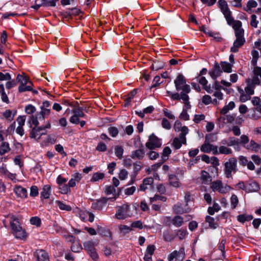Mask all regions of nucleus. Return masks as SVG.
I'll return each instance as SVG.
<instances>
[{
    "mask_svg": "<svg viewBox=\"0 0 261 261\" xmlns=\"http://www.w3.org/2000/svg\"><path fill=\"white\" fill-rule=\"evenodd\" d=\"M10 223L13 230V233L16 238L23 239L27 237V233L20 226L17 217L14 215L11 216Z\"/></svg>",
    "mask_w": 261,
    "mask_h": 261,
    "instance_id": "1",
    "label": "nucleus"
},
{
    "mask_svg": "<svg viewBox=\"0 0 261 261\" xmlns=\"http://www.w3.org/2000/svg\"><path fill=\"white\" fill-rule=\"evenodd\" d=\"M238 171L237 160L236 158H229L224 163V173L226 178H232V174Z\"/></svg>",
    "mask_w": 261,
    "mask_h": 261,
    "instance_id": "2",
    "label": "nucleus"
},
{
    "mask_svg": "<svg viewBox=\"0 0 261 261\" xmlns=\"http://www.w3.org/2000/svg\"><path fill=\"white\" fill-rule=\"evenodd\" d=\"M210 188L214 192H218L223 194H226L233 189L230 186L224 184L220 180L212 182Z\"/></svg>",
    "mask_w": 261,
    "mask_h": 261,
    "instance_id": "3",
    "label": "nucleus"
},
{
    "mask_svg": "<svg viewBox=\"0 0 261 261\" xmlns=\"http://www.w3.org/2000/svg\"><path fill=\"white\" fill-rule=\"evenodd\" d=\"M176 90H181L182 92L189 93L191 90L190 86L186 84V81L182 74H178L174 81Z\"/></svg>",
    "mask_w": 261,
    "mask_h": 261,
    "instance_id": "4",
    "label": "nucleus"
},
{
    "mask_svg": "<svg viewBox=\"0 0 261 261\" xmlns=\"http://www.w3.org/2000/svg\"><path fill=\"white\" fill-rule=\"evenodd\" d=\"M130 206L125 203L117 207V211L115 214V217L119 220H123L130 217Z\"/></svg>",
    "mask_w": 261,
    "mask_h": 261,
    "instance_id": "5",
    "label": "nucleus"
},
{
    "mask_svg": "<svg viewBox=\"0 0 261 261\" xmlns=\"http://www.w3.org/2000/svg\"><path fill=\"white\" fill-rule=\"evenodd\" d=\"M228 24L231 25L234 30L235 36L237 39L245 40L244 37V30L242 28V23L241 21L233 19L230 23Z\"/></svg>",
    "mask_w": 261,
    "mask_h": 261,
    "instance_id": "6",
    "label": "nucleus"
},
{
    "mask_svg": "<svg viewBox=\"0 0 261 261\" xmlns=\"http://www.w3.org/2000/svg\"><path fill=\"white\" fill-rule=\"evenodd\" d=\"M218 5L221 12L223 14L228 23H230L233 19L231 13L229 10L227 2L225 0H219Z\"/></svg>",
    "mask_w": 261,
    "mask_h": 261,
    "instance_id": "7",
    "label": "nucleus"
},
{
    "mask_svg": "<svg viewBox=\"0 0 261 261\" xmlns=\"http://www.w3.org/2000/svg\"><path fill=\"white\" fill-rule=\"evenodd\" d=\"M51 105L49 101H44L40 107L41 111L38 113V118L40 120H43L47 118L51 112Z\"/></svg>",
    "mask_w": 261,
    "mask_h": 261,
    "instance_id": "8",
    "label": "nucleus"
},
{
    "mask_svg": "<svg viewBox=\"0 0 261 261\" xmlns=\"http://www.w3.org/2000/svg\"><path fill=\"white\" fill-rule=\"evenodd\" d=\"M73 115L69 118V121L73 124H78L80 122V118L85 117L83 109L80 107H74L72 110Z\"/></svg>",
    "mask_w": 261,
    "mask_h": 261,
    "instance_id": "9",
    "label": "nucleus"
},
{
    "mask_svg": "<svg viewBox=\"0 0 261 261\" xmlns=\"http://www.w3.org/2000/svg\"><path fill=\"white\" fill-rule=\"evenodd\" d=\"M161 145V140L153 134L150 135L148 141L145 144L146 147L150 150L160 148Z\"/></svg>",
    "mask_w": 261,
    "mask_h": 261,
    "instance_id": "10",
    "label": "nucleus"
},
{
    "mask_svg": "<svg viewBox=\"0 0 261 261\" xmlns=\"http://www.w3.org/2000/svg\"><path fill=\"white\" fill-rule=\"evenodd\" d=\"M185 257V250L184 248H180L178 251L174 250L168 256V261H183Z\"/></svg>",
    "mask_w": 261,
    "mask_h": 261,
    "instance_id": "11",
    "label": "nucleus"
},
{
    "mask_svg": "<svg viewBox=\"0 0 261 261\" xmlns=\"http://www.w3.org/2000/svg\"><path fill=\"white\" fill-rule=\"evenodd\" d=\"M84 249L86 250L93 259H97L98 257L95 251L94 244L90 241H86L83 244Z\"/></svg>",
    "mask_w": 261,
    "mask_h": 261,
    "instance_id": "12",
    "label": "nucleus"
},
{
    "mask_svg": "<svg viewBox=\"0 0 261 261\" xmlns=\"http://www.w3.org/2000/svg\"><path fill=\"white\" fill-rule=\"evenodd\" d=\"M200 150L204 153L212 152L213 154H218V147L206 142L202 145Z\"/></svg>",
    "mask_w": 261,
    "mask_h": 261,
    "instance_id": "13",
    "label": "nucleus"
},
{
    "mask_svg": "<svg viewBox=\"0 0 261 261\" xmlns=\"http://www.w3.org/2000/svg\"><path fill=\"white\" fill-rule=\"evenodd\" d=\"M222 73V71L218 63H216L208 72L210 76L214 80H216L218 77L220 76Z\"/></svg>",
    "mask_w": 261,
    "mask_h": 261,
    "instance_id": "14",
    "label": "nucleus"
},
{
    "mask_svg": "<svg viewBox=\"0 0 261 261\" xmlns=\"http://www.w3.org/2000/svg\"><path fill=\"white\" fill-rule=\"evenodd\" d=\"M115 197L112 198H107L105 197L101 198L92 203V207L95 210H101L102 207L106 204L109 200H115Z\"/></svg>",
    "mask_w": 261,
    "mask_h": 261,
    "instance_id": "15",
    "label": "nucleus"
},
{
    "mask_svg": "<svg viewBox=\"0 0 261 261\" xmlns=\"http://www.w3.org/2000/svg\"><path fill=\"white\" fill-rule=\"evenodd\" d=\"M192 210V208L190 206H186V205L181 203H177L175 204L173 207V211L175 214H182L184 213H189Z\"/></svg>",
    "mask_w": 261,
    "mask_h": 261,
    "instance_id": "16",
    "label": "nucleus"
},
{
    "mask_svg": "<svg viewBox=\"0 0 261 261\" xmlns=\"http://www.w3.org/2000/svg\"><path fill=\"white\" fill-rule=\"evenodd\" d=\"M170 96L173 100H182L183 102L187 105L189 103V96L187 93L181 92L180 94L178 93H171Z\"/></svg>",
    "mask_w": 261,
    "mask_h": 261,
    "instance_id": "17",
    "label": "nucleus"
},
{
    "mask_svg": "<svg viewBox=\"0 0 261 261\" xmlns=\"http://www.w3.org/2000/svg\"><path fill=\"white\" fill-rule=\"evenodd\" d=\"M13 191L17 197L22 199H25L28 197V191L27 189L20 186H16Z\"/></svg>",
    "mask_w": 261,
    "mask_h": 261,
    "instance_id": "18",
    "label": "nucleus"
},
{
    "mask_svg": "<svg viewBox=\"0 0 261 261\" xmlns=\"http://www.w3.org/2000/svg\"><path fill=\"white\" fill-rule=\"evenodd\" d=\"M43 128L39 126L32 128L30 133V137L39 140L42 135L45 134V132H43Z\"/></svg>",
    "mask_w": 261,
    "mask_h": 261,
    "instance_id": "19",
    "label": "nucleus"
},
{
    "mask_svg": "<svg viewBox=\"0 0 261 261\" xmlns=\"http://www.w3.org/2000/svg\"><path fill=\"white\" fill-rule=\"evenodd\" d=\"M36 261H49L48 253L43 250H38L35 252Z\"/></svg>",
    "mask_w": 261,
    "mask_h": 261,
    "instance_id": "20",
    "label": "nucleus"
},
{
    "mask_svg": "<svg viewBox=\"0 0 261 261\" xmlns=\"http://www.w3.org/2000/svg\"><path fill=\"white\" fill-rule=\"evenodd\" d=\"M197 81L202 86L203 89H204L207 93H212L213 90L211 88V85H207L208 81L204 76H198L197 77Z\"/></svg>",
    "mask_w": 261,
    "mask_h": 261,
    "instance_id": "21",
    "label": "nucleus"
},
{
    "mask_svg": "<svg viewBox=\"0 0 261 261\" xmlns=\"http://www.w3.org/2000/svg\"><path fill=\"white\" fill-rule=\"evenodd\" d=\"M253 75L251 80L252 84L257 85L261 84L258 79V76L261 79V67L258 66L255 67L253 69Z\"/></svg>",
    "mask_w": 261,
    "mask_h": 261,
    "instance_id": "22",
    "label": "nucleus"
},
{
    "mask_svg": "<svg viewBox=\"0 0 261 261\" xmlns=\"http://www.w3.org/2000/svg\"><path fill=\"white\" fill-rule=\"evenodd\" d=\"M82 177V174L79 173H75L71 175V178L69 180L68 185L69 187L73 188L76 186V183L80 181Z\"/></svg>",
    "mask_w": 261,
    "mask_h": 261,
    "instance_id": "23",
    "label": "nucleus"
},
{
    "mask_svg": "<svg viewBox=\"0 0 261 261\" xmlns=\"http://www.w3.org/2000/svg\"><path fill=\"white\" fill-rule=\"evenodd\" d=\"M236 115L234 114L222 115L218 119V120L219 121H222L223 123H231L234 121Z\"/></svg>",
    "mask_w": 261,
    "mask_h": 261,
    "instance_id": "24",
    "label": "nucleus"
},
{
    "mask_svg": "<svg viewBox=\"0 0 261 261\" xmlns=\"http://www.w3.org/2000/svg\"><path fill=\"white\" fill-rule=\"evenodd\" d=\"M259 189L258 184L254 181H249L247 182L246 192H254L258 191Z\"/></svg>",
    "mask_w": 261,
    "mask_h": 261,
    "instance_id": "25",
    "label": "nucleus"
},
{
    "mask_svg": "<svg viewBox=\"0 0 261 261\" xmlns=\"http://www.w3.org/2000/svg\"><path fill=\"white\" fill-rule=\"evenodd\" d=\"M51 194V186L49 185H44L42 188V190L40 193V197L47 199L49 198Z\"/></svg>",
    "mask_w": 261,
    "mask_h": 261,
    "instance_id": "26",
    "label": "nucleus"
},
{
    "mask_svg": "<svg viewBox=\"0 0 261 261\" xmlns=\"http://www.w3.org/2000/svg\"><path fill=\"white\" fill-rule=\"evenodd\" d=\"M245 42V40L236 39L233 43L232 46L230 48V51L233 53L238 52L239 48H240Z\"/></svg>",
    "mask_w": 261,
    "mask_h": 261,
    "instance_id": "27",
    "label": "nucleus"
},
{
    "mask_svg": "<svg viewBox=\"0 0 261 261\" xmlns=\"http://www.w3.org/2000/svg\"><path fill=\"white\" fill-rule=\"evenodd\" d=\"M145 155V151L143 148L132 151L130 156L133 159L142 160Z\"/></svg>",
    "mask_w": 261,
    "mask_h": 261,
    "instance_id": "28",
    "label": "nucleus"
},
{
    "mask_svg": "<svg viewBox=\"0 0 261 261\" xmlns=\"http://www.w3.org/2000/svg\"><path fill=\"white\" fill-rule=\"evenodd\" d=\"M169 182L171 186L175 188H179L181 186V184L179 181L177 177L173 174L169 175Z\"/></svg>",
    "mask_w": 261,
    "mask_h": 261,
    "instance_id": "29",
    "label": "nucleus"
},
{
    "mask_svg": "<svg viewBox=\"0 0 261 261\" xmlns=\"http://www.w3.org/2000/svg\"><path fill=\"white\" fill-rule=\"evenodd\" d=\"M245 148L248 150L257 152L259 151L260 147L257 143L254 142V141L251 140L247 145H245Z\"/></svg>",
    "mask_w": 261,
    "mask_h": 261,
    "instance_id": "30",
    "label": "nucleus"
},
{
    "mask_svg": "<svg viewBox=\"0 0 261 261\" xmlns=\"http://www.w3.org/2000/svg\"><path fill=\"white\" fill-rule=\"evenodd\" d=\"M202 101L206 105L212 103L217 105L219 103V101L216 98L212 99L211 96L208 95H205L202 98Z\"/></svg>",
    "mask_w": 261,
    "mask_h": 261,
    "instance_id": "31",
    "label": "nucleus"
},
{
    "mask_svg": "<svg viewBox=\"0 0 261 261\" xmlns=\"http://www.w3.org/2000/svg\"><path fill=\"white\" fill-rule=\"evenodd\" d=\"M200 179L203 184H207L212 180V178L207 171L202 170L201 172Z\"/></svg>",
    "mask_w": 261,
    "mask_h": 261,
    "instance_id": "32",
    "label": "nucleus"
},
{
    "mask_svg": "<svg viewBox=\"0 0 261 261\" xmlns=\"http://www.w3.org/2000/svg\"><path fill=\"white\" fill-rule=\"evenodd\" d=\"M236 106L235 103L233 101H230L228 105H225L221 110L220 113L221 115L226 114L229 111L232 110Z\"/></svg>",
    "mask_w": 261,
    "mask_h": 261,
    "instance_id": "33",
    "label": "nucleus"
},
{
    "mask_svg": "<svg viewBox=\"0 0 261 261\" xmlns=\"http://www.w3.org/2000/svg\"><path fill=\"white\" fill-rule=\"evenodd\" d=\"M16 81L17 82L20 83V85H32V83L29 81V79L25 76L24 74L22 75L18 74L16 77Z\"/></svg>",
    "mask_w": 261,
    "mask_h": 261,
    "instance_id": "34",
    "label": "nucleus"
},
{
    "mask_svg": "<svg viewBox=\"0 0 261 261\" xmlns=\"http://www.w3.org/2000/svg\"><path fill=\"white\" fill-rule=\"evenodd\" d=\"M238 91L239 92L240 96V100L242 102H245L248 100H250L251 98V96L248 94L246 93L243 90L241 89L240 88H238Z\"/></svg>",
    "mask_w": 261,
    "mask_h": 261,
    "instance_id": "35",
    "label": "nucleus"
},
{
    "mask_svg": "<svg viewBox=\"0 0 261 261\" xmlns=\"http://www.w3.org/2000/svg\"><path fill=\"white\" fill-rule=\"evenodd\" d=\"M220 65L222 69L224 72L227 73H230L232 72V64L227 62L222 61L220 63Z\"/></svg>",
    "mask_w": 261,
    "mask_h": 261,
    "instance_id": "36",
    "label": "nucleus"
},
{
    "mask_svg": "<svg viewBox=\"0 0 261 261\" xmlns=\"http://www.w3.org/2000/svg\"><path fill=\"white\" fill-rule=\"evenodd\" d=\"M10 150V147L8 142H3L0 144V155H3Z\"/></svg>",
    "mask_w": 261,
    "mask_h": 261,
    "instance_id": "37",
    "label": "nucleus"
},
{
    "mask_svg": "<svg viewBox=\"0 0 261 261\" xmlns=\"http://www.w3.org/2000/svg\"><path fill=\"white\" fill-rule=\"evenodd\" d=\"M250 79H248L247 80L248 82V85L246 87H245L244 91L248 94L249 96H251L252 95L254 94V84H252V82H251V83H249Z\"/></svg>",
    "mask_w": 261,
    "mask_h": 261,
    "instance_id": "38",
    "label": "nucleus"
},
{
    "mask_svg": "<svg viewBox=\"0 0 261 261\" xmlns=\"http://www.w3.org/2000/svg\"><path fill=\"white\" fill-rule=\"evenodd\" d=\"M171 221L175 226L179 227L182 225L184 223V218L181 216H176L171 220Z\"/></svg>",
    "mask_w": 261,
    "mask_h": 261,
    "instance_id": "39",
    "label": "nucleus"
},
{
    "mask_svg": "<svg viewBox=\"0 0 261 261\" xmlns=\"http://www.w3.org/2000/svg\"><path fill=\"white\" fill-rule=\"evenodd\" d=\"M182 144H186V141L185 142L182 141V140L180 138L179 136L178 138H175L173 140L172 145L176 149H179Z\"/></svg>",
    "mask_w": 261,
    "mask_h": 261,
    "instance_id": "40",
    "label": "nucleus"
},
{
    "mask_svg": "<svg viewBox=\"0 0 261 261\" xmlns=\"http://www.w3.org/2000/svg\"><path fill=\"white\" fill-rule=\"evenodd\" d=\"M232 153V150L225 146H220L218 149V154H223L225 155L231 154Z\"/></svg>",
    "mask_w": 261,
    "mask_h": 261,
    "instance_id": "41",
    "label": "nucleus"
},
{
    "mask_svg": "<svg viewBox=\"0 0 261 261\" xmlns=\"http://www.w3.org/2000/svg\"><path fill=\"white\" fill-rule=\"evenodd\" d=\"M252 219L253 216L252 215L246 214L240 215L238 216V220L241 223H244L246 221H249Z\"/></svg>",
    "mask_w": 261,
    "mask_h": 261,
    "instance_id": "42",
    "label": "nucleus"
},
{
    "mask_svg": "<svg viewBox=\"0 0 261 261\" xmlns=\"http://www.w3.org/2000/svg\"><path fill=\"white\" fill-rule=\"evenodd\" d=\"M14 115L10 110H7L2 113L3 117L10 122L13 119Z\"/></svg>",
    "mask_w": 261,
    "mask_h": 261,
    "instance_id": "43",
    "label": "nucleus"
},
{
    "mask_svg": "<svg viewBox=\"0 0 261 261\" xmlns=\"http://www.w3.org/2000/svg\"><path fill=\"white\" fill-rule=\"evenodd\" d=\"M171 150L170 147L167 146L164 148L162 155V160H163V162H165L168 160L169 155L171 154Z\"/></svg>",
    "mask_w": 261,
    "mask_h": 261,
    "instance_id": "44",
    "label": "nucleus"
},
{
    "mask_svg": "<svg viewBox=\"0 0 261 261\" xmlns=\"http://www.w3.org/2000/svg\"><path fill=\"white\" fill-rule=\"evenodd\" d=\"M56 203L60 208V209L62 210H65L67 211H70L71 210V207L70 205H67L60 200L56 201Z\"/></svg>",
    "mask_w": 261,
    "mask_h": 261,
    "instance_id": "45",
    "label": "nucleus"
},
{
    "mask_svg": "<svg viewBox=\"0 0 261 261\" xmlns=\"http://www.w3.org/2000/svg\"><path fill=\"white\" fill-rule=\"evenodd\" d=\"M239 204V199L235 194H232L230 197V205L232 209H235Z\"/></svg>",
    "mask_w": 261,
    "mask_h": 261,
    "instance_id": "46",
    "label": "nucleus"
},
{
    "mask_svg": "<svg viewBox=\"0 0 261 261\" xmlns=\"http://www.w3.org/2000/svg\"><path fill=\"white\" fill-rule=\"evenodd\" d=\"M220 210V205L217 203H214L212 206H210L208 208L207 211L210 215H213L215 212H218Z\"/></svg>",
    "mask_w": 261,
    "mask_h": 261,
    "instance_id": "47",
    "label": "nucleus"
},
{
    "mask_svg": "<svg viewBox=\"0 0 261 261\" xmlns=\"http://www.w3.org/2000/svg\"><path fill=\"white\" fill-rule=\"evenodd\" d=\"M257 6V3L254 0H250L247 2L246 7L244 8V10L248 12L251 8H256Z\"/></svg>",
    "mask_w": 261,
    "mask_h": 261,
    "instance_id": "48",
    "label": "nucleus"
},
{
    "mask_svg": "<svg viewBox=\"0 0 261 261\" xmlns=\"http://www.w3.org/2000/svg\"><path fill=\"white\" fill-rule=\"evenodd\" d=\"M123 148L120 146H116L115 147V153L117 157L121 159L123 154Z\"/></svg>",
    "mask_w": 261,
    "mask_h": 261,
    "instance_id": "49",
    "label": "nucleus"
},
{
    "mask_svg": "<svg viewBox=\"0 0 261 261\" xmlns=\"http://www.w3.org/2000/svg\"><path fill=\"white\" fill-rule=\"evenodd\" d=\"M174 236L169 231H166L163 233V238L166 242H171L174 239Z\"/></svg>",
    "mask_w": 261,
    "mask_h": 261,
    "instance_id": "50",
    "label": "nucleus"
},
{
    "mask_svg": "<svg viewBox=\"0 0 261 261\" xmlns=\"http://www.w3.org/2000/svg\"><path fill=\"white\" fill-rule=\"evenodd\" d=\"M104 176H105V174L103 173H99V172L94 173L92 176L91 181H94V182L97 181L99 180L103 179Z\"/></svg>",
    "mask_w": 261,
    "mask_h": 261,
    "instance_id": "51",
    "label": "nucleus"
},
{
    "mask_svg": "<svg viewBox=\"0 0 261 261\" xmlns=\"http://www.w3.org/2000/svg\"><path fill=\"white\" fill-rule=\"evenodd\" d=\"M181 133L179 134V136L180 138L184 142L186 141V135L188 134L189 129L187 126H182L181 128Z\"/></svg>",
    "mask_w": 261,
    "mask_h": 261,
    "instance_id": "52",
    "label": "nucleus"
},
{
    "mask_svg": "<svg viewBox=\"0 0 261 261\" xmlns=\"http://www.w3.org/2000/svg\"><path fill=\"white\" fill-rule=\"evenodd\" d=\"M39 118L38 116V113L36 115H32L30 117L29 122L31 124L34 125L35 126H37L39 125V123L38 121Z\"/></svg>",
    "mask_w": 261,
    "mask_h": 261,
    "instance_id": "53",
    "label": "nucleus"
},
{
    "mask_svg": "<svg viewBox=\"0 0 261 261\" xmlns=\"http://www.w3.org/2000/svg\"><path fill=\"white\" fill-rule=\"evenodd\" d=\"M211 88H212L213 92H214V90H226V89L222 87L219 83V82L218 81L215 80L214 83L213 84L212 87H211Z\"/></svg>",
    "mask_w": 261,
    "mask_h": 261,
    "instance_id": "54",
    "label": "nucleus"
},
{
    "mask_svg": "<svg viewBox=\"0 0 261 261\" xmlns=\"http://www.w3.org/2000/svg\"><path fill=\"white\" fill-rule=\"evenodd\" d=\"M205 118V116L204 114H195L193 118V121L195 123H199L201 121L204 120Z\"/></svg>",
    "mask_w": 261,
    "mask_h": 261,
    "instance_id": "55",
    "label": "nucleus"
},
{
    "mask_svg": "<svg viewBox=\"0 0 261 261\" xmlns=\"http://www.w3.org/2000/svg\"><path fill=\"white\" fill-rule=\"evenodd\" d=\"M205 220L206 222L208 223L210 227L213 228H216V224L215 222V219L214 218L207 216L205 218Z\"/></svg>",
    "mask_w": 261,
    "mask_h": 261,
    "instance_id": "56",
    "label": "nucleus"
},
{
    "mask_svg": "<svg viewBox=\"0 0 261 261\" xmlns=\"http://www.w3.org/2000/svg\"><path fill=\"white\" fill-rule=\"evenodd\" d=\"M69 186L68 184H63L60 186L59 189L62 194H66L70 192Z\"/></svg>",
    "mask_w": 261,
    "mask_h": 261,
    "instance_id": "57",
    "label": "nucleus"
},
{
    "mask_svg": "<svg viewBox=\"0 0 261 261\" xmlns=\"http://www.w3.org/2000/svg\"><path fill=\"white\" fill-rule=\"evenodd\" d=\"M32 85H20L18 88V91L19 92H22L25 91H31L32 88L31 87Z\"/></svg>",
    "mask_w": 261,
    "mask_h": 261,
    "instance_id": "58",
    "label": "nucleus"
},
{
    "mask_svg": "<svg viewBox=\"0 0 261 261\" xmlns=\"http://www.w3.org/2000/svg\"><path fill=\"white\" fill-rule=\"evenodd\" d=\"M108 132L110 135L112 137H116L119 133L117 127L111 126L108 128Z\"/></svg>",
    "mask_w": 261,
    "mask_h": 261,
    "instance_id": "59",
    "label": "nucleus"
},
{
    "mask_svg": "<svg viewBox=\"0 0 261 261\" xmlns=\"http://www.w3.org/2000/svg\"><path fill=\"white\" fill-rule=\"evenodd\" d=\"M31 224L37 227L40 226L41 224V219L38 217H32L30 220Z\"/></svg>",
    "mask_w": 261,
    "mask_h": 261,
    "instance_id": "60",
    "label": "nucleus"
},
{
    "mask_svg": "<svg viewBox=\"0 0 261 261\" xmlns=\"http://www.w3.org/2000/svg\"><path fill=\"white\" fill-rule=\"evenodd\" d=\"M187 234V231L186 229H180L176 231V236L179 238L180 240H183Z\"/></svg>",
    "mask_w": 261,
    "mask_h": 261,
    "instance_id": "61",
    "label": "nucleus"
},
{
    "mask_svg": "<svg viewBox=\"0 0 261 261\" xmlns=\"http://www.w3.org/2000/svg\"><path fill=\"white\" fill-rule=\"evenodd\" d=\"M249 142V139L246 135H242L240 137V144H242L245 147V145Z\"/></svg>",
    "mask_w": 261,
    "mask_h": 261,
    "instance_id": "62",
    "label": "nucleus"
},
{
    "mask_svg": "<svg viewBox=\"0 0 261 261\" xmlns=\"http://www.w3.org/2000/svg\"><path fill=\"white\" fill-rule=\"evenodd\" d=\"M213 96L215 97L217 100H222L223 98V94L221 90H214Z\"/></svg>",
    "mask_w": 261,
    "mask_h": 261,
    "instance_id": "63",
    "label": "nucleus"
},
{
    "mask_svg": "<svg viewBox=\"0 0 261 261\" xmlns=\"http://www.w3.org/2000/svg\"><path fill=\"white\" fill-rule=\"evenodd\" d=\"M39 194L38 188L36 186H33L30 188V195L32 197H36Z\"/></svg>",
    "mask_w": 261,
    "mask_h": 261,
    "instance_id": "64",
    "label": "nucleus"
}]
</instances>
